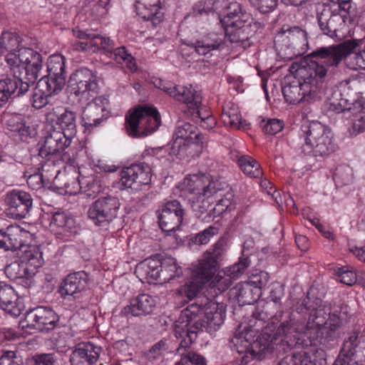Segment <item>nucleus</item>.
<instances>
[{
  "label": "nucleus",
  "instance_id": "obj_53",
  "mask_svg": "<svg viewBox=\"0 0 365 365\" xmlns=\"http://www.w3.org/2000/svg\"><path fill=\"white\" fill-rule=\"evenodd\" d=\"M49 97L51 96L47 95L46 91L40 90L36 84L31 98V105L36 109H41L48 103V98Z\"/></svg>",
  "mask_w": 365,
  "mask_h": 365
},
{
  "label": "nucleus",
  "instance_id": "obj_27",
  "mask_svg": "<svg viewBox=\"0 0 365 365\" xmlns=\"http://www.w3.org/2000/svg\"><path fill=\"white\" fill-rule=\"evenodd\" d=\"M0 307L14 317L20 316L24 309L14 288L2 281H0Z\"/></svg>",
  "mask_w": 365,
  "mask_h": 365
},
{
  "label": "nucleus",
  "instance_id": "obj_64",
  "mask_svg": "<svg viewBox=\"0 0 365 365\" xmlns=\"http://www.w3.org/2000/svg\"><path fill=\"white\" fill-rule=\"evenodd\" d=\"M315 227L324 238L329 240V241L335 240L336 235L331 227L325 226L320 222H318L317 225H315Z\"/></svg>",
  "mask_w": 365,
  "mask_h": 365
},
{
  "label": "nucleus",
  "instance_id": "obj_10",
  "mask_svg": "<svg viewBox=\"0 0 365 365\" xmlns=\"http://www.w3.org/2000/svg\"><path fill=\"white\" fill-rule=\"evenodd\" d=\"M299 137L301 151L306 155L325 158L338 149L331 129L319 121L303 125Z\"/></svg>",
  "mask_w": 365,
  "mask_h": 365
},
{
  "label": "nucleus",
  "instance_id": "obj_57",
  "mask_svg": "<svg viewBox=\"0 0 365 365\" xmlns=\"http://www.w3.org/2000/svg\"><path fill=\"white\" fill-rule=\"evenodd\" d=\"M21 356L13 351H2L0 356V365H23Z\"/></svg>",
  "mask_w": 365,
  "mask_h": 365
},
{
  "label": "nucleus",
  "instance_id": "obj_61",
  "mask_svg": "<svg viewBox=\"0 0 365 365\" xmlns=\"http://www.w3.org/2000/svg\"><path fill=\"white\" fill-rule=\"evenodd\" d=\"M188 113L191 115L192 120L195 123L199 121V120L207 118V117H214L210 108L202 105V101L196 109H191Z\"/></svg>",
  "mask_w": 365,
  "mask_h": 365
},
{
  "label": "nucleus",
  "instance_id": "obj_60",
  "mask_svg": "<svg viewBox=\"0 0 365 365\" xmlns=\"http://www.w3.org/2000/svg\"><path fill=\"white\" fill-rule=\"evenodd\" d=\"M175 365H206V359L204 356L194 352H189L181 358Z\"/></svg>",
  "mask_w": 365,
  "mask_h": 365
},
{
  "label": "nucleus",
  "instance_id": "obj_18",
  "mask_svg": "<svg viewBox=\"0 0 365 365\" xmlns=\"http://www.w3.org/2000/svg\"><path fill=\"white\" fill-rule=\"evenodd\" d=\"M120 206L116 197H101L90 206L88 216L96 225L106 226L117 217Z\"/></svg>",
  "mask_w": 365,
  "mask_h": 365
},
{
  "label": "nucleus",
  "instance_id": "obj_44",
  "mask_svg": "<svg viewBox=\"0 0 365 365\" xmlns=\"http://www.w3.org/2000/svg\"><path fill=\"white\" fill-rule=\"evenodd\" d=\"M22 38L16 32L3 31L0 36V56L16 52L21 46Z\"/></svg>",
  "mask_w": 365,
  "mask_h": 365
},
{
  "label": "nucleus",
  "instance_id": "obj_15",
  "mask_svg": "<svg viewBox=\"0 0 365 365\" xmlns=\"http://www.w3.org/2000/svg\"><path fill=\"white\" fill-rule=\"evenodd\" d=\"M274 45L284 59L292 60L307 52V33L299 26L289 27L287 29L283 26L275 36Z\"/></svg>",
  "mask_w": 365,
  "mask_h": 365
},
{
  "label": "nucleus",
  "instance_id": "obj_12",
  "mask_svg": "<svg viewBox=\"0 0 365 365\" xmlns=\"http://www.w3.org/2000/svg\"><path fill=\"white\" fill-rule=\"evenodd\" d=\"M98 90V83L96 77L93 72L87 68L82 67L77 69L70 76V93L73 96L72 110H70V143L71 142L72 135L74 133L76 125L73 123L75 120L74 114L76 113L75 101L78 103L83 105L86 103L90 96V93H96Z\"/></svg>",
  "mask_w": 365,
  "mask_h": 365
},
{
  "label": "nucleus",
  "instance_id": "obj_11",
  "mask_svg": "<svg viewBox=\"0 0 365 365\" xmlns=\"http://www.w3.org/2000/svg\"><path fill=\"white\" fill-rule=\"evenodd\" d=\"M350 9L341 6H324L317 14L318 24L324 34L341 39L349 31V25L354 18Z\"/></svg>",
  "mask_w": 365,
  "mask_h": 365
},
{
  "label": "nucleus",
  "instance_id": "obj_26",
  "mask_svg": "<svg viewBox=\"0 0 365 365\" xmlns=\"http://www.w3.org/2000/svg\"><path fill=\"white\" fill-rule=\"evenodd\" d=\"M102 190V182L97 176H83L79 172L76 181L72 182L70 196L81 194L87 197L95 198Z\"/></svg>",
  "mask_w": 365,
  "mask_h": 365
},
{
  "label": "nucleus",
  "instance_id": "obj_41",
  "mask_svg": "<svg viewBox=\"0 0 365 365\" xmlns=\"http://www.w3.org/2000/svg\"><path fill=\"white\" fill-rule=\"evenodd\" d=\"M5 273L11 280L21 279L29 281V286L32 283L31 278L36 274L34 272L31 273L28 265L20 259L8 264L5 268Z\"/></svg>",
  "mask_w": 365,
  "mask_h": 365
},
{
  "label": "nucleus",
  "instance_id": "obj_6",
  "mask_svg": "<svg viewBox=\"0 0 365 365\" xmlns=\"http://www.w3.org/2000/svg\"><path fill=\"white\" fill-rule=\"evenodd\" d=\"M218 16L222 33L210 32L188 44L199 56H212L213 51L223 48L226 37L231 43H242L249 38L252 19L249 14L242 12L240 4L224 0Z\"/></svg>",
  "mask_w": 365,
  "mask_h": 365
},
{
  "label": "nucleus",
  "instance_id": "obj_63",
  "mask_svg": "<svg viewBox=\"0 0 365 365\" xmlns=\"http://www.w3.org/2000/svg\"><path fill=\"white\" fill-rule=\"evenodd\" d=\"M6 61L7 63L11 66V69L12 73H14V71L17 72V75H20L22 73L21 67L18 62V57L15 52L8 53Z\"/></svg>",
  "mask_w": 365,
  "mask_h": 365
},
{
  "label": "nucleus",
  "instance_id": "obj_20",
  "mask_svg": "<svg viewBox=\"0 0 365 365\" xmlns=\"http://www.w3.org/2000/svg\"><path fill=\"white\" fill-rule=\"evenodd\" d=\"M152 178L151 168L145 163L132 164L120 171L119 184L121 188H130L138 191L143 185L150 183Z\"/></svg>",
  "mask_w": 365,
  "mask_h": 365
},
{
  "label": "nucleus",
  "instance_id": "obj_49",
  "mask_svg": "<svg viewBox=\"0 0 365 365\" xmlns=\"http://www.w3.org/2000/svg\"><path fill=\"white\" fill-rule=\"evenodd\" d=\"M354 174L352 168L348 165H338L333 174V179L336 186L342 187L350 184L353 181Z\"/></svg>",
  "mask_w": 365,
  "mask_h": 365
},
{
  "label": "nucleus",
  "instance_id": "obj_34",
  "mask_svg": "<svg viewBox=\"0 0 365 365\" xmlns=\"http://www.w3.org/2000/svg\"><path fill=\"white\" fill-rule=\"evenodd\" d=\"M160 262L156 259H145L138 264L135 273L142 282L157 284L159 279Z\"/></svg>",
  "mask_w": 365,
  "mask_h": 365
},
{
  "label": "nucleus",
  "instance_id": "obj_31",
  "mask_svg": "<svg viewBox=\"0 0 365 365\" xmlns=\"http://www.w3.org/2000/svg\"><path fill=\"white\" fill-rule=\"evenodd\" d=\"M22 237L20 238V246L19 250V258L30 269V271L37 272L38 269L43 265V254L40 247L35 245H26L22 242Z\"/></svg>",
  "mask_w": 365,
  "mask_h": 365
},
{
  "label": "nucleus",
  "instance_id": "obj_58",
  "mask_svg": "<svg viewBox=\"0 0 365 365\" xmlns=\"http://www.w3.org/2000/svg\"><path fill=\"white\" fill-rule=\"evenodd\" d=\"M262 127L264 133L274 135L283 129L284 122L277 118H269Z\"/></svg>",
  "mask_w": 365,
  "mask_h": 365
},
{
  "label": "nucleus",
  "instance_id": "obj_42",
  "mask_svg": "<svg viewBox=\"0 0 365 365\" xmlns=\"http://www.w3.org/2000/svg\"><path fill=\"white\" fill-rule=\"evenodd\" d=\"M207 289V295L211 298L217 297L226 291L233 283L234 280L222 269L220 270L212 280H210Z\"/></svg>",
  "mask_w": 365,
  "mask_h": 365
},
{
  "label": "nucleus",
  "instance_id": "obj_30",
  "mask_svg": "<svg viewBox=\"0 0 365 365\" xmlns=\"http://www.w3.org/2000/svg\"><path fill=\"white\" fill-rule=\"evenodd\" d=\"M41 158L42 159L41 160V171L36 172L29 176L25 175L27 185L34 190H38L41 188L43 185L48 183L50 182L51 177L53 176V175H49L48 173L51 171L54 172L56 167H58L57 162L52 161V160H49L48 157L46 158Z\"/></svg>",
  "mask_w": 365,
  "mask_h": 365
},
{
  "label": "nucleus",
  "instance_id": "obj_2",
  "mask_svg": "<svg viewBox=\"0 0 365 365\" xmlns=\"http://www.w3.org/2000/svg\"><path fill=\"white\" fill-rule=\"evenodd\" d=\"M357 46L355 40H349L337 46L318 48L309 55L316 60L300 65L293 63L289 71L295 80L282 88L286 102L297 104L322 98V84L327 73H335L341 60L355 52Z\"/></svg>",
  "mask_w": 365,
  "mask_h": 365
},
{
  "label": "nucleus",
  "instance_id": "obj_9",
  "mask_svg": "<svg viewBox=\"0 0 365 365\" xmlns=\"http://www.w3.org/2000/svg\"><path fill=\"white\" fill-rule=\"evenodd\" d=\"M72 31L73 35L79 38L78 41L72 43L73 50L88 53L102 51L106 56L118 63L125 65L130 72H135L137 70L135 58L128 52L125 46L115 48L113 40L100 35L87 34L85 31L74 29Z\"/></svg>",
  "mask_w": 365,
  "mask_h": 365
},
{
  "label": "nucleus",
  "instance_id": "obj_50",
  "mask_svg": "<svg viewBox=\"0 0 365 365\" xmlns=\"http://www.w3.org/2000/svg\"><path fill=\"white\" fill-rule=\"evenodd\" d=\"M16 52L18 57V62H19L21 67L22 68L25 65L31 63L34 58H39L41 55L34 51L31 48L21 46Z\"/></svg>",
  "mask_w": 365,
  "mask_h": 365
},
{
  "label": "nucleus",
  "instance_id": "obj_19",
  "mask_svg": "<svg viewBox=\"0 0 365 365\" xmlns=\"http://www.w3.org/2000/svg\"><path fill=\"white\" fill-rule=\"evenodd\" d=\"M59 322V317L50 307H36L26 312L24 322H21L23 329H34L39 331L53 330Z\"/></svg>",
  "mask_w": 365,
  "mask_h": 365
},
{
  "label": "nucleus",
  "instance_id": "obj_4",
  "mask_svg": "<svg viewBox=\"0 0 365 365\" xmlns=\"http://www.w3.org/2000/svg\"><path fill=\"white\" fill-rule=\"evenodd\" d=\"M331 309L330 304L324 302L319 298L312 300L307 296L298 302L291 312L282 315V324L278 327L277 333V336L284 337L281 339V347L294 349L292 355L306 353V358L309 357L312 364L316 365L310 355L312 345L306 341L307 336H304V334L308 329L324 327L327 315Z\"/></svg>",
  "mask_w": 365,
  "mask_h": 365
},
{
  "label": "nucleus",
  "instance_id": "obj_5",
  "mask_svg": "<svg viewBox=\"0 0 365 365\" xmlns=\"http://www.w3.org/2000/svg\"><path fill=\"white\" fill-rule=\"evenodd\" d=\"M225 182L214 180L208 174H193L181 183V195L191 203L197 218L209 222L225 212L232 205L233 195L225 192Z\"/></svg>",
  "mask_w": 365,
  "mask_h": 365
},
{
  "label": "nucleus",
  "instance_id": "obj_52",
  "mask_svg": "<svg viewBox=\"0 0 365 365\" xmlns=\"http://www.w3.org/2000/svg\"><path fill=\"white\" fill-rule=\"evenodd\" d=\"M269 281V274L267 272L262 270H255L249 277L247 283L252 287L259 289L261 291Z\"/></svg>",
  "mask_w": 365,
  "mask_h": 365
},
{
  "label": "nucleus",
  "instance_id": "obj_29",
  "mask_svg": "<svg viewBox=\"0 0 365 365\" xmlns=\"http://www.w3.org/2000/svg\"><path fill=\"white\" fill-rule=\"evenodd\" d=\"M101 348L93 344L81 343L73 351L70 357L71 365H93L98 359Z\"/></svg>",
  "mask_w": 365,
  "mask_h": 365
},
{
  "label": "nucleus",
  "instance_id": "obj_48",
  "mask_svg": "<svg viewBox=\"0 0 365 365\" xmlns=\"http://www.w3.org/2000/svg\"><path fill=\"white\" fill-rule=\"evenodd\" d=\"M224 4V0H201L193 6V13L199 15H208L216 12L219 14Z\"/></svg>",
  "mask_w": 365,
  "mask_h": 365
},
{
  "label": "nucleus",
  "instance_id": "obj_43",
  "mask_svg": "<svg viewBox=\"0 0 365 365\" xmlns=\"http://www.w3.org/2000/svg\"><path fill=\"white\" fill-rule=\"evenodd\" d=\"M8 130L11 133V135L16 142H25L31 138L32 130L30 126L19 118H13L9 120L7 123Z\"/></svg>",
  "mask_w": 365,
  "mask_h": 365
},
{
  "label": "nucleus",
  "instance_id": "obj_51",
  "mask_svg": "<svg viewBox=\"0 0 365 365\" xmlns=\"http://www.w3.org/2000/svg\"><path fill=\"white\" fill-rule=\"evenodd\" d=\"M218 232L219 228L217 227L210 225L207 228L196 234L192 237V240L195 245H206L210 242L212 237L218 234Z\"/></svg>",
  "mask_w": 365,
  "mask_h": 365
},
{
  "label": "nucleus",
  "instance_id": "obj_54",
  "mask_svg": "<svg viewBox=\"0 0 365 365\" xmlns=\"http://www.w3.org/2000/svg\"><path fill=\"white\" fill-rule=\"evenodd\" d=\"M252 6L262 14H269L275 10L278 0H248Z\"/></svg>",
  "mask_w": 365,
  "mask_h": 365
},
{
  "label": "nucleus",
  "instance_id": "obj_39",
  "mask_svg": "<svg viewBox=\"0 0 365 365\" xmlns=\"http://www.w3.org/2000/svg\"><path fill=\"white\" fill-rule=\"evenodd\" d=\"M182 274V269L177 264L175 260L173 258L167 259L163 262H160L158 283L170 282L175 278H180Z\"/></svg>",
  "mask_w": 365,
  "mask_h": 365
},
{
  "label": "nucleus",
  "instance_id": "obj_47",
  "mask_svg": "<svg viewBox=\"0 0 365 365\" xmlns=\"http://www.w3.org/2000/svg\"><path fill=\"white\" fill-rule=\"evenodd\" d=\"M247 242L243 244L242 254L239 258L238 262L223 269L234 281L239 278L250 265V258L245 253L247 249Z\"/></svg>",
  "mask_w": 365,
  "mask_h": 365
},
{
  "label": "nucleus",
  "instance_id": "obj_40",
  "mask_svg": "<svg viewBox=\"0 0 365 365\" xmlns=\"http://www.w3.org/2000/svg\"><path fill=\"white\" fill-rule=\"evenodd\" d=\"M88 277L86 272L70 273V296L74 299H83L86 292Z\"/></svg>",
  "mask_w": 365,
  "mask_h": 365
},
{
  "label": "nucleus",
  "instance_id": "obj_23",
  "mask_svg": "<svg viewBox=\"0 0 365 365\" xmlns=\"http://www.w3.org/2000/svg\"><path fill=\"white\" fill-rule=\"evenodd\" d=\"M108 99L103 96L95 98L81 111V124L85 130L98 126L109 117Z\"/></svg>",
  "mask_w": 365,
  "mask_h": 365
},
{
  "label": "nucleus",
  "instance_id": "obj_38",
  "mask_svg": "<svg viewBox=\"0 0 365 365\" xmlns=\"http://www.w3.org/2000/svg\"><path fill=\"white\" fill-rule=\"evenodd\" d=\"M26 234L19 228L7 227L0 230V249L16 251L20 246V238Z\"/></svg>",
  "mask_w": 365,
  "mask_h": 365
},
{
  "label": "nucleus",
  "instance_id": "obj_17",
  "mask_svg": "<svg viewBox=\"0 0 365 365\" xmlns=\"http://www.w3.org/2000/svg\"><path fill=\"white\" fill-rule=\"evenodd\" d=\"M365 349V329H354L343 342L338 357L333 365H364L358 354Z\"/></svg>",
  "mask_w": 365,
  "mask_h": 365
},
{
  "label": "nucleus",
  "instance_id": "obj_21",
  "mask_svg": "<svg viewBox=\"0 0 365 365\" xmlns=\"http://www.w3.org/2000/svg\"><path fill=\"white\" fill-rule=\"evenodd\" d=\"M6 205V215L14 220H22L26 217L33 207V198L30 193L14 189L5 195Z\"/></svg>",
  "mask_w": 365,
  "mask_h": 365
},
{
  "label": "nucleus",
  "instance_id": "obj_59",
  "mask_svg": "<svg viewBox=\"0 0 365 365\" xmlns=\"http://www.w3.org/2000/svg\"><path fill=\"white\" fill-rule=\"evenodd\" d=\"M351 120L353 134L357 135L365 131V108H364L355 113Z\"/></svg>",
  "mask_w": 365,
  "mask_h": 365
},
{
  "label": "nucleus",
  "instance_id": "obj_45",
  "mask_svg": "<svg viewBox=\"0 0 365 365\" xmlns=\"http://www.w3.org/2000/svg\"><path fill=\"white\" fill-rule=\"evenodd\" d=\"M51 231L57 238L65 235L68 232V214L66 210L58 209L53 213L50 222Z\"/></svg>",
  "mask_w": 365,
  "mask_h": 365
},
{
  "label": "nucleus",
  "instance_id": "obj_3",
  "mask_svg": "<svg viewBox=\"0 0 365 365\" xmlns=\"http://www.w3.org/2000/svg\"><path fill=\"white\" fill-rule=\"evenodd\" d=\"M272 304L266 303L257 307L252 313L247 326L240 325L236 330L232 343L240 355L242 364H247L254 359L262 360L267 354L279 357L292 349L281 347L282 336H277L278 327L282 324V315L291 310L272 315L269 310Z\"/></svg>",
  "mask_w": 365,
  "mask_h": 365
},
{
  "label": "nucleus",
  "instance_id": "obj_24",
  "mask_svg": "<svg viewBox=\"0 0 365 365\" xmlns=\"http://www.w3.org/2000/svg\"><path fill=\"white\" fill-rule=\"evenodd\" d=\"M185 210L178 200L165 203L158 213L159 226L164 232H174L182 223Z\"/></svg>",
  "mask_w": 365,
  "mask_h": 365
},
{
  "label": "nucleus",
  "instance_id": "obj_7",
  "mask_svg": "<svg viewBox=\"0 0 365 365\" xmlns=\"http://www.w3.org/2000/svg\"><path fill=\"white\" fill-rule=\"evenodd\" d=\"M341 313V307L331 308L324 327L308 329L304 334L307 336L306 341L312 345L310 355L316 365H322V361H326V350L331 349L339 337L342 325Z\"/></svg>",
  "mask_w": 365,
  "mask_h": 365
},
{
  "label": "nucleus",
  "instance_id": "obj_32",
  "mask_svg": "<svg viewBox=\"0 0 365 365\" xmlns=\"http://www.w3.org/2000/svg\"><path fill=\"white\" fill-rule=\"evenodd\" d=\"M23 79L17 72L11 75H4L0 78V106L6 104L12 96H20L24 93H19L20 84Z\"/></svg>",
  "mask_w": 365,
  "mask_h": 365
},
{
  "label": "nucleus",
  "instance_id": "obj_56",
  "mask_svg": "<svg viewBox=\"0 0 365 365\" xmlns=\"http://www.w3.org/2000/svg\"><path fill=\"white\" fill-rule=\"evenodd\" d=\"M336 273L340 282L344 284L352 286L356 282V272L349 267H342L339 268Z\"/></svg>",
  "mask_w": 365,
  "mask_h": 365
},
{
  "label": "nucleus",
  "instance_id": "obj_28",
  "mask_svg": "<svg viewBox=\"0 0 365 365\" xmlns=\"http://www.w3.org/2000/svg\"><path fill=\"white\" fill-rule=\"evenodd\" d=\"M136 14L145 21H150L153 26L160 24L164 19V11L160 0H136Z\"/></svg>",
  "mask_w": 365,
  "mask_h": 365
},
{
  "label": "nucleus",
  "instance_id": "obj_13",
  "mask_svg": "<svg viewBox=\"0 0 365 365\" xmlns=\"http://www.w3.org/2000/svg\"><path fill=\"white\" fill-rule=\"evenodd\" d=\"M205 143V137L197 128L189 123L178 124L175 128L170 154L179 159L194 156L192 150L200 153Z\"/></svg>",
  "mask_w": 365,
  "mask_h": 365
},
{
  "label": "nucleus",
  "instance_id": "obj_55",
  "mask_svg": "<svg viewBox=\"0 0 365 365\" xmlns=\"http://www.w3.org/2000/svg\"><path fill=\"white\" fill-rule=\"evenodd\" d=\"M278 365H312L309 357L306 358V353L295 355H287L283 357Z\"/></svg>",
  "mask_w": 365,
  "mask_h": 365
},
{
  "label": "nucleus",
  "instance_id": "obj_62",
  "mask_svg": "<svg viewBox=\"0 0 365 365\" xmlns=\"http://www.w3.org/2000/svg\"><path fill=\"white\" fill-rule=\"evenodd\" d=\"M262 190L267 195H271L273 199L277 201L278 197L280 195L272 185V183L267 178L262 179L259 183Z\"/></svg>",
  "mask_w": 365,
  "mask_h": 365
},
{
  "label": "nucleus",
  "instance_id": "obj_14",
  "mask_svg": "<svg viewBox=\"0 0 365 365\" xmlns=\"http://www.w3.org/2000/svg\"><path fill=\"white\" fill-rule=\"evenodd\" d=\"M160 113L153 106L140 107L125 115V128L131 137L147 136L160 125Z\"/></svg>",
  "mask_w": 365,
  "mask_h": 365
},
{
  "label": "nucleus",
  "instance_id": "obj_8",
  "mask_svg": "<svg viewBox=\"0 0 365 365\" xmlns=\"http://www.w3.org/2000/svg\"><path fill=\"white\" fill-rule=\"evenodd\" d=\"M68 138L64 132L52 130L45 138L43 145L38 150L40 158H49V160L56 161L53 181L52 189L60 195L67 193L68 180L66 174V168L68 164V153L66 151L68 145L66 144Z\"/></svg>",
  "mask_w": 365,
  "mask_h": 365
},
{
  "label": "nucleus",
  "instance_id": "obj_25",
  "mask_svg": "<svg viewBox=\"0 0 365 365\" xmlns=\"http://www.w3.org/2000/svg\"><path fill=\"white\" fill-rule=\"evenodd\" d=\"M157 304V297L149 294H140L129 301V304L122 309L125 315L133 317L145 316L151 314Z\"/></svg>",
  "mask_w": 365,
  "mask_h": 365
},
{
  "label": "nucleus",
  "instance_id": "obj_22",
  "mask_svg": "<svg viewBox=\"0 0 365 365\" xmlns=\"http://www.w3.org/2000/svg\"><path fill=\"white\" fill-rule=\"evenodd\" d=\"M155 86L176 101L185 104L187 111L196 109L202 101L200 94L191 85H173L159 79Z\"/></svg>",
  "mask_w": 365,
  "mask_h": 365
},
{
  "label": "nucleus",
  "instance_id": "obj_35",
  "mask_svg": "<svg viewBox=\"0 0 365 365\" xmlns=\"http://www.w3.org/2000/svg\"><path fill=\"white\" fill-rule=\"evenodd\" d=\"M220 120L225 126L232 129H245L247 124L242 119L238 106L232 102H227L222 106Z\"/></svg>",
  "mask_w": 365,
  "mask_h": 365
},
{
  "label": "nucleus",
  "instance_id": "obj_36",
  "mask_svg": "<svg viewBox=\"0 0 365 365\" xmlns=\"http://www.w3.org/2000/svg\"><path fill=\"white\" fill-rule=\"evenodd\" d=\"M230 292L231 294L237 299L238 303L242 305L253 304L262 296L259 289L252 287L247 282L238 283Z\"/></svg>",
  "mask_w": 365,
  "mask_h": 365
},
{
  "label": "nucleus",
  "instance_id": "obj_33",
  "mask_svg": "<svg viewBox=\"0 0 365 365\" xmlns=\"http://www.w3.org/2000/svg\"><path fill=\"white\" fill-rule=\"evenodd\" d=\"M347 83H341L339 87L333 89L331 93L327 96L325 107L327 110L336 113L350 112L352 103L345 98L341 93L345 91Z\"/></svg>",
  "mask_w": 365,
  "mask_h": 365
},
{
  "label": "nucleus",
  "instance_id": "obj_16",
  "mask_svg": "<svg viewBox=\"0 0 365 365\" xmlns=\"http://www.w3.org/2000/svg\"><path fill=\"white\" fill-rule=\"evenodd\" d=\"M66 58L61 54L51 55L47 62L48 76L37 83L38 88L51 96L58 95L66 86Z\"/></svg>",
  "mask_w": 365,
  "mask_h": 365
},
{
  "label": "nucleus",
  "instance_id": "obj_37",
  "mask_svg": "<svg viewBox=\"0 0 365 365\" xmlns=\"http://www.w3.org/2000/svg\"><path fill=\"white\" fill-rule=\"evenodd\" d=\"M42 68V56L39 58H34L31 63L25 65L21 68L24 71V76L21 74V83L20 84L19 93H26L31 86H33Z\"/></svg>",
  "mask_w": 365,
  "mask_h": 365
},
{
  "label": "nucleus",
  "instance_id": "obj_1",
  "mask_svg": "<svg viewBox=\"0 0 365 365\" xmlns=\"http://www.w3.org/2000/svg\"><path fill=\"white\" fill-rule=\"evenodd\" d=\"M226 252L225 243L218 240L206 251L198 264L191 272V280L177 289V294L187 301L195 299L182 312L175 324V336L181 338L177 349L179 354L184 352L197 339V333L205 328L210 334L218 330L224 323L226 311L223 304L210 299L208 297L197 295L205 283L209 282L219 268Z\"/></svg>",
  "mask_w": 365,
  "mask_h": 365
},
{
  "label": "nucleus",
  "instance_id": "obj_46",
  "mask_svg": "<svg viewBox=\"0 0 365 365\" xmlns=\"http://www.w3.org/2000/svg\"><path fill=\"white\" fill-rule=\"evenodd\" d=\"M237 165L243 173L250 178H258L263 174L259 163L250 155L240 156Z\"/></svg>",
  "mask_w": 365,
  "mask_h": 365
}]
</instances>
